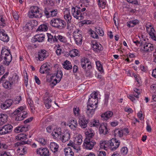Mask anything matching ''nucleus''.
<instances>
[{
  "mask_svg": "<svg viewBox=\"0 0 156 156\" xmlns=\"http://www.w3.org/2000/svg\"><path fill=\"white\" fill-rule=\"evenodd\" d=\"M15 120L17 121L23 120L27 116V112L25 110V108L20 106L13 112Z\"/></svg>",
  "mask_w": 156,
  "mask_h": 156,
  "instance_id": "obj_1",
  "label": "nucleus"
},
{
  "mask_svg": "<svg viewBox=\"0 0 156 156\" xmlns=\"http://www.w3.org/2000/svg\"><path fill=\"white\" fill-rule=\"evenodd\" d=\"M18 76L17 75H14L8 80L4 81L2 84L3 86L5 89L10 90L12 88L13 85L18 82Z\"/></svg>",
  "mask_w": 156,
  "mask_h": 156,
  "instance_id": "obj_2",
  "label": "nucleus"
},
{
  "mask_svg": "<svg viewBox=\"0 0 156 156\" xmlns=\"http://www.w3.org/2000/svg\"><path fill=\"white\" fill-rule=\"evenodd\" d=\"M40 9L37 6H33L30 7L28 13V16L30 18H39L42 17Z\"/></svg>",
  "mask_w": 156,
  "mask_h": 156,
  "instance_id": "obj_3",
  "label": "nucleus"
},
{
  "mask_svg": "<svg viewBox=\"0 0 156 156\" xmlns=\"http://www.w3.org/2000/svg\"><path fill=\"white\" fill-rule=\"evenodd\" d=\"M98 93L96 92H94L90 95L88 99L87 106L92 107L94 108H97L98 107Z\"/></svg>",
  "mask_w": 156,
  "mask_h": 156,
  "instance_id": "obj_4",
  "label": "nucleus"
},
{
  "mask_svg": "<svg viewBox=\"0 0 156 156\" xmlns=\"http://www.w3.org/2000/svg\"><path fill=\"white\" fill-rule=\"evenodd\" d=\"M71 13L73 17L77 20H81L84 18V13L81 12L80 8L77 6L72 8Z\"/></svg>",
  "mask_w": 156,
  "mask_h": 156,
  "instance_id": "obj_5",
  "label": "nucleus"
},
{
  "mask_svg": "<svg viewBox=\"0 0 156 156\" xmlns=\"http://www.w3.org/2000/svg\"><path fill=\"white\" fill-rule=\"evenodd\" d=\"M146 29L147 33L149 34L151 38L156 41V35L155 31L150 23H147L146 26Z\"/></svg>",
  "mask_w": 156,
  "mask_h": 156,
  "instance_id": "obj_6",
  "label": "nucleus"
},
{
  "mask_svg": "<svg viewBox=\"0 0 156 156\" xmlns=\"http://www.w3.org/2000/svg\"><path fill=\"white\" fill-rule=\"evenodd\" d=\"M95 144V142L90 138H86L84 141L83 147L86 149L91 150L93 149Z\"/></svg>",
  "mask_w": 156,
  "mask_h": 156,
  "instance_id": "obj_7",
  "label": "nucleus"
},
{
  "mask_svg": "<svg viewBox=\"0 0 156 156\" xmlns=\"http://www.w3.org/2000/svg\"><path fill=\"white\" fill-rule=\"evenodd\" d=\"M48 56L47 51L41 49L38 51L36 55L35 58L37 61H42Z\"/></svg>",
  "mask_w": 156,
  "mask_h": 156,
  "instance_id": "obj_8",
  "label": "nucleus"
},
{
  "mask_svg": "<svg viewBox=\"0 0 156 156\" xmlns=\"http://www.w3.org/2000/svg\"><path fill=\"white\" fill-rule=\"evenodd\" d=\"M73 37L76 44L77 45H80L82 42V36L81 32L78 30L74 31L73 33Z\"/></svg>",
  "mask_w": 156,
  "mask_h": 156,
  "instance_id": "obj_9",
  "label": "nucleus"
},
{
  "mask_svg": "<svg viewBox=\"0 0 156 156\" xmlns=\"http://www.w3.org/2000/svg\"><path fill=\"white\" fill-rule=\"evenodd\" d=\"M109 147L112 151L116 150L119 146L120 142L116 138H112L109 141Z\"/></svg>",
  "mask_w": 156,
  "mask_h": 156,
  "instance_id": "obj_10",
  "label": "nucleus"
},
{
  "mask_svg": "<svg viewBox=\"0 0 156 156\" xmlns=\"http://www.w3.org/2000/svg\"><path fill=\"white\" fill-rule=\"evenodd\" d=\"M58 11L57 9H45L44 13L48 18L53 17L57 16Z\"/></svg>",
  "mask_w": 156,
  "mask_h": 156,
  "instance_id": "obj_11",
  "label": "nucleus"
},
{
  "mask_svg": "<svg viewBox=\"0 0 156 156\" xmlns=\"http://www.w3.org/2000/svg\"><path fill=\"white\" fill-rule=\"evenodd\" d=\"M12 128V126L10 124L6 125L2 127H0V134L4 135L11 132Z\"/></svg>",
  "mask_w": 156,
  "mask_h": 156,
  "instance_id": "obj_12",
  "label": "nucleus"
},
{
  "mask_svg": "<svg viewBox=\"0 0 156 156\" xmlns=\"http://www.w3.org/2000/svg\"><path fill=\"white\" fill-rule=\"evenodd\" d=\"M62 76V72L60 70H58L55 75L51 77V80H53L52 83L55 85L57 83H58L61 80Z\"/></svg>",
  "mask_w": 156,
  "mask_h": 156,
  "instance_id": "obj_13",
  "label": "nucleus"
},
{
  "mask_svg": "<svg viewBox=\"0 0 156 156\" xmlns=\"http://www.w3.org/2000/svg\"><path fill=\"white\" fill-rule=\"evenodd\" d=\"M141 46V50L144 52H150L153 49V45L150 43H146L141 44L140 45Z\"/></svg>",
  "mask_w": 156,
  "mask_h": 156,
  "instance_id": "obj_14",
  "label": "nucleus"
},
{
  "mask_svg": "<svg viewBox=\"0 0 156 156\" xmlns=\"http://www.w3.org/2000/svg\"><path fill=\"white\" fill-rule=\"evenodd\" d=\"M64 18L66 21L68 26L67 29H68V25L71 21L72 16L71 15L70 11L68 9H65L63 10Z\"/></svg>",
  "mask_w": 156,
  "mask_h": 156,
  "instance_id": "obj_15",
  "label": "nucleus"
},
{
  "mask_svg": "<svg viewBox=\"0 0 156 156\" xmlns=\"http://www.w3.org/2000/svg\"><path fill=\"white\" fill-rule=\"evenodd\" d=\"M70 137V134L69 130H66L64 131L60 136V139L63 142H65L69 140Z\"/></svg>",
  "mask_w": 156,
  "mask_h": 156,
  "instance_id": "obj_16",
  "label": "nucleus"
},
{
  "mask_svg": "<svg viewBox=\"0 0 156 156\" xmlns=\"http://www.w3.org/2000/svg\"><path fill=\"white\" fill-rule=\"evenodd\" d=\"M37 153L41 156H49V153L48 149L46 148H42L37 149Z\"/></svg>",
  "mask_w": 156,
  "mask_h": 156,
  "instance_id": "obj_17",
  "label": "nucleus"
},
{
  "mask_svg": "<svg viewBox=\"0 0 156 156\" xmlns=\"http://www.w3.org/2000/svg\"><path fill=\"white\" fill-rule=\"evenodd\" d=\"M79 125L82 128L84 129L87 126L88 120H87L84 116L79 117Z\"/></svg>",
  "mask_w": 156,
  "mask_h": 156,
  "instance_id": "obj_18",
  "label": "nucleus"
},
{
  "mask_svg": "<svg viewBox=\"0 0 156 156\" xmlns=\"http://www.w3.org/2000/svg\"><path fill=\"white\" fill-rule=\"evenodd\" d=\"M43 101L45 107L47 109H49L51 106V101L50 99L48 94L46 93L43 99Z\"/></svg>",
  "mask_w": 156,
  "mask_h": 156,
  "instance_id": "obj_19",
  "label": "nucleus"
},
{
  "mask_svg": "<svg viewBox=\"0 0 156 156\" xmlns=\"http://www.w3.org/2000/svg\"><path fill=\"white\" fill-rule=\"evenodd\" d=\"M13 101L11 99H8L5 101L1 105V108L3 110L6 109L10 107L12 105Z\"/></svg>",
  "mask_w": 156,
  "mask_h": 156,
  "instance_id": "obj_20",
  "label": "nucleus"
},
{
  "mask_svg": "<svg viewBox=\"0 0 156 156\" xmlns=\"http://www.w3.org/2000/svg\"><path fill=\"white\" fill-rule=\"evenodd\" d=\"M0 39L4 41L7 42L9 40V37L5 31L0 29Z\"/></svg>",
  "mask_w": 156,
  "mask_h": 156,
  "instance_id": "obj_21",
  "label": "nucleus"
},
{
  "mask_svg": "<svg viewBox=\"0 0 156 156\" xmlns=\"http://www.w3.org/2000/svg\"><path fill=\"white\" fill-rule=\"evenodd\" d=\"M92 47L93 50L97 52H99L103 49V48L101 45L99 43L96 41H94L93 43Z\"/></svg>",
  "mask_w": 156,
  "mask_h": 156,
  "instance_id": "obj_22",
  "label": "nucleus"
},
{
  "mask_svg": "<svg viewBox=\"0 0 156 156\" xmlns=\"http://www.w3.org/2000/svg\"><path fill=\"white\" fill-rule=\"evenodd\" d=\"M87 107L86 114L89 117H92L94 114L95 111L97 108H94L92 107L88 106H87Z\"/></svg>",
  "mask_w": 156,
  "mask_h": 156,
  "instance_id": "obj_23",
  "label": "nucleus"
},
{
  "mask_svg": "<svg viewBox=\"0 0 156 156\" xmlns=\"http://www.w3.org/2000/svg\"><path fill=\"white\" fill-rule=\"evenodd\" d=\"M68 125L71 129L75 130L78 126V124L76 120L74 119H72L69 121Z\"/></svg>",
  "mask_w": 156,
  "mask_h": 156,
  "instance_id": "obj_24",
  "label": "nucleus"
},
{
  "mask_svg": "<svg viewBox=\"0 0 156 156\" xmlns=\"http://www.w3.org/2000/svg\"><path fill=\"white\" fill-rule=\"evenodd\" d=\"M98 127L100 134L106 135L108 133V128L106 125L104 124H101Z\"/></svg>",
  "mask_w": 156,
  "mask_h": 156,
  "instance_id": "obj_25",
  "label": "nucleus"
},
{
  "mask_svg": "<svg viewBox=\"0 0 156 156\" xmlns=\"http://www.w3.org/2000/svg\"><path fill=\"white\" fill-rule=\"evenodd\" d=\"M45 38V35L43 34H40L35 35L33 38V41H37L38 42H42L44 41Z\"/></svg>",
  "mask_w": 156,
  "mask_h": 156,
  "instance_id": "obj_26",
  "label": "nucleus"
},
{
  "mask_svg": "<svg viewBox=\"0 0 156 156\" xmlns=\"http://www.w3.org/2000/svg\"><path fill=\"white\" fill-rule=\"evenodd\" d=\"M61 133V128L59 127L56 128L53 130L52 135L54 138H58L59 136L60 137V136L62 135Z\"/></svg>",
  "mask_w": 156,
  "mask_h": 156,
  "instance_id": "obj_27",
  "label": "nucleus"
},
{
  "mask_svg": "<svg viewBox=\"0 0 156 156\" xmlns=\"http://www.w3.org/2000/svg\"><path fill=\"white\" fill-rule=\"evenodd\" d=\"M99 121L97 119H94L91 120L89 123L90 126L91 127L98 128L101 125Z\"/></svg>",
  "mask_w": 156,
  "mask_h": 156,
  "instance_id": "obj_28",
  "label": "nucleus"
},
{
  "mask_svg": "<svg viewBox=\"0 0 156 156\" xmlns=\"http://www.w3.org/2000/svg\"><path fill=\"white\" fill-rule=\"evenodd\" d=\"M50 69L49 66H48L47 63H45L43 64L41 66L40 72L42 74H44L48 73Z\"/></svg>",
  "mask_w": 156,
  "mask_h": 156,
  "instance_id": "obj_29",
  "label": "nucleus"
},
{
  "mask_svg": "<svg viewBox=\"0 0 156 156\" xmlns=\"http://www.w3.org/2000/svg\"><path fill=\"white\" fill-rule=\"evenodd\" d=\"M85 134L87 136V138H92L94 135V131L91 128L87 129L84 131Z\"/></svg>",
  "mask_w": 156,
  "mask_h": 156,
  "instance_id": "obj_30",
  "label": "nucleus"
},
{
  "mask_svg": "<svg viewBox=\"0 0 156 156\" xmlns=\"http://www.w3.org/2000/svg\"><path fill=\"white\" fill-rule=\"evenodd\" d=\"M113 115L112 112L108 111L102 114L101 117L105 120H107L111 117Z\"/></svg>",
  "mask_w": 156,
  "mask_h": 156,
  "instance_id": "obj_31",
  "label": "nucleus"
},
{
  "mask_svg": "<svg viewBox=\"0 0 156 156\" xmlns=\"http://www.w3.org/2000/svg\"><path fill=\"white\" fill-rule=\"evenodd\" d=\"M66 26V22L64 20L59 18L57 28L62 29L65 28Z\"/></svg>",
  "mask_w": 156,
  "mask_h": 156,
  "instance_id": "obj_32",
  "label": "nucleus"
},
{
  "mask_svg": "<svg viewBox=\"0 0 156 156\" xmlns=\"http://www.w3.org/2000/svg\"><path fill=\"white\" fill-rule=\"evenodd\" d=\"M50 148L53 152L55 153L58 151V145L56 143L52 142L50 143Z\"/></svg>",
  "mask_w": 156,
  "mask_h": 156,
  "instance_id": "obj_33",
  "label": "nucleus"
},
{
  "mask_svg": "<svg viewBox=\"0 0 156 156\" xmlns=\"http://www.w3.org/2000/svg\"><path fill=\"white\" fill-rule=\"evenodd\" d=\"M59 18L52 19L50 22V24L53 27L57 28Z\"/></svg>",
  "mask_w": 156,
  "mask_h": 156,
  "instance_id": "obj_34",
  "label": "nucleus"
},
{
  "mask_svg": "<svg viewBox=\"0 0 156 156\" xmlns=\"http://www.w3.org/2000/svg\"><path fill=\"white\" fill-rule=\"evenodd\" d=\"M7 118L8 116L6 114H0V126L6 122Z\"/></svg>",
  "mask_w": 156,
  "mask_h": 156,
  "instance_id": "obj_35",
  "label": "nucleus"
},
{
  "mask_svg": "<svg viewBox=\"0 0 156 156\" xmlns=\"http://www.w3.org/2000/svg\"><path fill=\"white\" fill-rule=\"evenodd\" d=\"M15 138L17 140H20L24 142V140L27 139V135L25 134L21 133L16 136Z\"/></svg>",
  "mask_w": 156,
  "mask_h": 156,
  "instance_id": "obj_36",
  "label": "nucleus"
},
{
  "mask_svg": "<svg viewBox=\"0 0 156 156\" xmlns=\"http://www.w3.org/2000/svg\"><path fill=\"white\" fill-rule=\"evenodd\" d=\"M64 152L66 156H74V153L70 147H68L64 149Z\"/></svg>",
  "mask_w": 156,
  "mask_h": 156,
  "instance_id": "obj_37",
  "label": "nucleus"
},
{
  "mask_svg": "<svg viewBox=\"0 0 156 156\" xmlns=\"http://www.w3.org/2000/svg\"><path fill=\"white\" fill-rule=\"evenodd\" d=\"M73 111L74 116L79 118L80 117V111L78 107L75 106L73 108Z\"/></svg>",
  "mask_w": 156,
  "mask_h": 156,
  "instance_id": "obj_38",
  "label": "nucleus"
},
{
  "mask_svg": "<svg viewBox=\"0 0 156 156\" xmlns=\"http://www.w3.org/2000/svg\"><path fill=\"white\" fill-rule=\"evenodd\" d=\"M69 54L71 57H73L79 55V51L76 49H73L70 50L69 51Z\"/></svg>",
  "mask_w": 156,
  "mask_h": 156,
  "instance_id": "obj_39",
  "label": "nucleus"
},
{
  "mask_svg": "<svg viewBox=\"0 0 156 156\" xmlns=\"http://www.w3.org/2000/svg\"><path fill=\"white\" fill-rule=\"evenodd\" d=\"M62 65L63 67L67 70H69L72 68V66L71 62L67 60L64 62Z\"/></svg>",
  "mask_w": 156,
  "mask_h": 156,
  "instance_id": "obj_40",
  "label": "nucleus"
},
{
  "mask_svg": "<svg viewBox=\"0 0 156 156\" xmlns=\"http://www.w3.org/2000/svg\"><path fill=\"white\" fill-rule=\"evenodd\" d=\"M74 143L77 145H80L83 142L82 136L80 134H79L76 136L74 140Z\"/></svg>",
  "mask_w": 156,
  "mask_h": 156,
  "instance_id": "obj_41",
  "label": "nucleus"
},
{
  "mask_svg": "<svg viewBox=\"0 0 156 156\" xmlns=\"http://www.w3.org/2000/svg\"><path fill=\"white\" fill-rule=\"evenodd\" d=\"M89 60L88 59L85 58H83L81 59V66L82 68L86 71L87 70L86 69V64L88 63Z\"/></svg>",
  "mask_w": 156,
  "mask_h": 156,
  "instance_id": "obj_42",
  "label": "nucleus"
},
{
  "mask_svg": "<svg viewBox=\"0 0 156 156\" xmlns=\"http://www.w3.org/2000/svg\"><path fill=\"white\" fill-rule=\"evenodd\" d=\"M26 149L23 146H21L17 149L18 155V156L24 155L26 152Z\"/></svg>",
  "mask_w": 156,
  "mask_h": 156,
  "instance_id": "obj_43",
  "label": "nucleus"
},
{
  "mask_svg": "<svg viewBox=\"0 0 156 156\" xmlns=\"http://www.w3.org/2000/svg\"><path fill=\"white\" fill-rule=\"evenodd\" d=\"M114 136L115 137H121L123 136L122 129H117L115 130Z\"/></svg>",
  "mask_w": 156,
  "mask_h": 156,
  "instance_id": "obj_44",
  "label": "nucleus"
},
{
  "mask_svg": "<svg viewBox=\"0 0 156 156\" xmlns=\"http://www.w3.org/2000/svg\"><path fill=\"white\" fill-rule=\"evenodd\" d=\"M139 22V20H137L130 21L127 22V26L129 27H133L138 23Z\"/></svg>",
  "mask_w": 156,
  "mask_h": 156,
  "instance_id": "obj_45",
  "label": "nucleus"
},
{
  "mask_svg": "<svg viewBox=\"0 0 156 156\" xmlns=\"http://www.w3.org/2000/svg\"><path fill=\"white\" fill-rule=\"evenodd\" d=\"M48 29V28L46 24H42L40 25L37 29L39 31H46Z\"/></svg>",
  "mask_w": 156,
  "mask_h": 156,
  "instance_id": "obj_46",
  "label": "nucleus"
},
{
  "mask_svg": "<svg viewBox=\"0 0 156 156\" xmlns=\"http://www.w3.org/2000/svg\"><path fill=\"white\" fill-rule=\"evenodd\" d=\"M27 128L23 126H22L16 127L15 129V132L17 133L20 132L25 131L26 130Z\"/></svg>",
  "mask_w": 156,
  "mask_h": 156,
  "instance_id": "obj_47",
  "label": "nucleus"
},
{
  "mask_svg": "<svg viewBox=\"0 0 156 156\" xmlns=\"http://www.w3.org/2000/svg\"><path fill=\"white\" fill-rule=\"evenodd\" d=\"M98 5L102 9H104L105 8V5L106 3V0H97Z\"/></svg>",
  "mask_w": 156,
  "mask_h": 156,
  "instance_id": "obj_48",
  "label": "nucleus"
},
{
  "mask_svg": "<svg viewBox=\"0 0 156 156\" xmlns=\"http://www.w3.org/2000/svg\"><path fill=\"white\" fill-rule=\"evenodd\" d=\"M96 64L98 69L101 72H103V69L100 62L99 61H96Z\"/></svg>",
  "mask_w": 156,
  "mask_h": 156,
  "instance_id": "obj_49",
  "label": "nucleus"
},
{
  "mask_svg": "<svg viewBox=\"0 0 156 156\" xmlns=\"http://www.w3.org/2000/svg\"><path fill=\"white\" fill-rule=\"evenodd\" d=\"M108 142L107 141L105 140H102L100 142V147L106 150V147L105 146V145L108 144Z\"/></svg>",
  "mask_w": 156,
  "mask_h": 156,
  "instance_id": "obj_50",
  "label": "nucleus"
},
{
  "mask_svg": "<svg viewBox=\"0 0 156 156\" xmlns=\"http://www.w3.org/2000/svg\"><path fill=\"white\" fill-rule=\"evenodd\" d=\"M57 37L58 40L61 42L65 43L67 42V39L64 36L61 35H58L57 36Z\"/></svg>",
  "mask_w": 156,
  "mask_h": 156,
  "instance_id": "obj_51",
  "label": "nucleus"
},
{
  "mask_svg": "<svg viewBox=\"0 0 156 156\" xmlns=\"http://www.w3.org/2000/svg\"><path fill=\"white\" fill-rule=\"evenodd\" d=\"M56 47H57L56 50V54L58 56L60 55L62 52V48L60 47V45L58 44L56 45Z\"/></svg>",
  "mask_w": 156,
  "mask_h": 156,
  "instance_id": "obj_52",
  "label": "nucleus"
},
{
  "mask_svg": "<svg viewBox=\"0 0 156 156\" xmlns=\"http://www.w3.org/2000/svg\"><path fill=\"white\" fill-rule=\"evenodd\" d=\"M89 32L91 35V36L94 38L98 39V34L94 30L90 29L89 30Z\"/></svg>",
  "mask_w": 156,
  "mask_h": 156,
  "instance_id": "obj_53",
  "label": "nucleus"
},
{
  "mask_svg": "<svg viewBox=\"0 0 156 156\" xmlns=\"http://www.w3.org/2000/svg\"><path fill=\"white\" fill-rule=\"evenodd\" d=\"M5 19L1 16H0V27H3L5 25Z\"/></svg>",
  "mask_w": 156,
  "mask_h": 156,
  "instance_id": "obj_54",
  "label": "nucleus"
},
{
  "mask_svg": "<svg viewBox=\"0 0 156 156\" xmlns=\"http://www.w3.org/2000/svg\"><path fill=\"white\" fill-rule=\"evenodd\" d=\"M122 134L124 136H126L129 134V131L128 128H126L122 129Z\"/></svg>",
  "mask_w": 156,
  "mask_h": 156,
  "instance_id": "obj_55",
  "label": "nucleus"
},
{
  "mask_svg": "<svg viewBox=\"0 0 156 156\" xmlns=\"http://www.w3.org/2000/svg\"><path fill=\"white\" fill-rule=\"evenodd\" d=\"M38 141L42 145H45L46 143V140L43 138H39L38 139Z\"/></svg>",
  "mask_w": 156,
  "mask_h": 156,
  "instance_id": "obj_56",
  "label": "nucleus"
},
{
  "mask_svg": "<svg viewBox=\"0 0 156 156\" xmlns=\"http://www.w3.org/2000/svg\"><path fill=\"white\" fill-rule=\"evenodd\" d=\"M121 153L123 155L126 154L128 152V149L126 147H123L121 150Z\"/></svg>",
  "mask_w": 156,
  "mask_h": 156,
  "instance_id": "obj_57",
  "label": "nucleus"
},
{
  "mask_svg": "<svg viewBox=\"0 0 156 156\" xmlns=\"http://www.w3.org/2000/svg\"><path fill=\"white\" fill-rule=\"evenodd\" d=\"M47 36L48 37V42L51 43L53 41V37L50 34L47 33Z\"/></svg>",
  "mask_w": 156,
  "mask_h": 156,
  "instance_id": "obj_58",
  "label": "nucleus"
},
{
  "mask_svg": "<svg viewBox=\"0 0 156 156\" xmlns=\"http://www.w3.org/2000/svg\"><path fill=\"white\" fill-rule=\"evenodd\" d=\"M98 156H106V153L104 151H98L97 153Z\"/></svg>",
  "mask_w": 156,
  "mask_h": 156,
  "instance_id": "obj_59",
  "label": "nucleus"
},
{
  "mask_svg": "<svg viewBox=\"0 0 156 156\" xmlns=\"http://www.w3.org/2000/svg\"><path fill=\"white\" fill-rule=\"evenodd\" d=\"M97 32L101 36H103L104 34V32L102 30L101 28L96 29Z\"/></svg>",
  "mask_w": 156,
  "mask_h": 156,
  "instance_id": "obj_60",
  "label": "nucleus"
},
{
  "mask_svg": "<svg viewBox=\"0 0 156 156\" xmlns=\"http://www.w3.org/2000/svg\"><path fill=\"white\" fill-rule=\"evenodd\" d=\"M21 100V97L20 96H17L15 99V103L16 104L19 103Z\"/></svg>",
  "mask_w": 156,
  "mask_h": 156,
  "instance_id": "obj_61",
  "label": "nucleus"
},
{
  "mask_svg": "<svg viewBox=\"0 0 156 156\" xmlns=\"http://www.w3.org/2000/svg\"><path fill=\"white\" fill-rule=\"evenodd\" d=\"M133 75L135 77V79L136 81L139 83H140V79L138 75H136L135 73H133Z\"/></svg>",
  "mask_w": 156,
  "mask_h": 156,
  "instance_id": "obj_62",
  "label": "nucleus"
},
{
  "mask_svg": "<svg viewBox=\"0 0 156 156\" xmlns=\"http://www.w3.org/2000/svg\"><path fill=\"white\" fill-rule=\"evenodd\" d=\"M31 22L27 23L24 27V28L25 29H30L31 27Z\"/></svg>",
  "mask_w": 156,
  "mask_h": 156,
  "instance_id": "obj_63",
  "label": "nucleus"
},
{
  "mask_svg": "<svg viewBox=\"0 0 156 156\" xmlns=\"http://www.w3.org/2000/svg\"><path fill=\"white\" fill-rule=\"evenodd\" d=\"M124 110L125 112L129 113H132L133 112V110L132 109L127 107L125 108Z\"/></svg>",
  "mask_w": 156,
  "mask_h": 156,
  "instance_id": "obj_64",
  "label": "nucleus"
}]
</instances>
